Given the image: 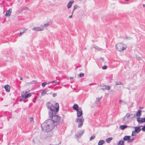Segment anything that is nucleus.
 <instances>
[{
	"instance_id": "4be33fe9",
	"label": "nucleus",
	"mask_w": 145,
	"mask_h": 145,
	"mask_svg": "<svg viewBox=\"0 0 145 145\" xmlns=\"http://www.w3.org/2000/svg\"><path fill=\"white\" fill-rule=\"evenodd\" d=\"M105 88H102L101 89L104 90L105 89H106L107 90H109L110 88V87L108 86H105Z\"/></svg>"
},
{
	"instance_id": "0eeeda50",
	"label": "nucleus",
	"mask_w": 145,
	"mask_h": 145,
	"mask_svg": "<svg viewBox=\"0 0 145 145\" xmlns=\"http://www.w3.org/2000/svg\"><path fill=\"white\" fill-rule=\"evenodd\" d=\"M77 112V115L78 117H80L81 116L82 114V112L81 108L80 107L78 109L76 110Z\"/></svg>"
},
{
	"instance_id": "7c9ffc66",
	"label": "nucleus",
	"mask_w": 145,
	"mask_h": 145,
	"mask_svg": "<svg viewBox=\"0 0 145 145\" xmlns=\"http://www.w3.org/2000/svg\"><path fill=\"white\" fill-rule=\"evenodd\" d=\"M95 138V136L93 135L91 136L89 139L90 141L93 140Z\"/></svg>"
},
{
	"instance_id": "49530a36",
	"label": "nucleus",
	"mask_w": 145,
	"mask_h": 145,
	"mask_svg": "<svg viewBox=\"0 0 145 145\" xmlns=\"http://www.w3.org/2000/svg\"><path fill=\"white\" fill-rule=\"evenodd\" d=\"M50 83H51L50 82H48L47 83H46V84H49Z\"/></svg>"
},
{
	"instance_id": "2f4dec72",
	"label": "nucleus",
	"mask_w": 145,
	"mask_h": 145,
	"mask_svg": "<svg viewBox=\"0 0 145 145\" xmlns=\"http://www.w3.org/2000/svg\"><path fill=\"white\" fill-rule=\"evenodd\" d=\"M46 84V82H44L42 83V86L43 87V88H44L45 87V85Z\"/></svg>"
},
{
	"instance_id": "2eb2a0df",
	"label": "nucleus",
	"mask_w": 145,
	"mask_h": 145,
	"mask_svg": "<svg viewBox=\"0 0 145 145\" xmlns=\"http://www.w3.org/2000/svg\"><path fill=\"white\" fill-rule=\"evenodd\" d=\"M127 125H121L120 126V128L122 130H123L127 128Z\"/></svg>"
},
{
	"instance_id": "5701e85b",
	"label": "nucleus",
	"mask_w": 145,
	"mask_h": 145,
	"mask_svg": "<svg viewBox=\"0 0 145 145\" xmlns=\"http://www.w3.org/2000/svg\"><path fill=\"white\" fill-rule=\"evenodd\" d=\"M50 82L51 83H56V84L59 85L60 84V83L59 82H57L56 80H55L54 81Z\"/></svg>"
},
{
	"instance_id": "473e14b6",
	"label": "nucleus",
	"mask_w": 145,
	"mask_h": 145,
	"mask_svg": "<svg viewBox=\"0 0 145 145\" xmlns=\"http://www.w3.org/2000/svg\"><path fill=\"white\" fill-rule=\"evenodd\" d=\"M78 76L79 77H82L84 76V74L83 73H80L79 74Z\"/></svg>"
},
{
	"instance_id": "f704fd0d",
	"label": "nucleus",
	"mask_w": 145,
	"mask_h": 145,
	"mask_svg": "<svg viewBox=\"0 0 145 145\" xmlns=\"http://www.w3.org/2000/svg\"><path fill=\"white\" fill-rule=\"evenodd\" d=\"M107 68V66L106 65H104L102 67V69H103L105 70Z\"/></svg>"
},
{
	"instance_id": "39448f33",
	"label": "nucleus",
	"mask_w": 145,
	"mask_h": 145,
	"mask_svg": "<svg viewBox=\"0 0 145 145\" xmlns=\"http://www.w3.org/2000/svg\"><path fill=\"white\" fill-rule=\"evenodd\" d=\"M44 26H43V25H41L39 27H34L32 29L33 31H41L44 30Z\"/></svg>"
},
{
	"instance_id": "9d476101",
	"label": "nucleus",
	"mask_w": 145,
	"mask_h": 145,
	"mask_svg": "<svg viewBox=\"0 0 145 145\" xmlns=\"http://www.w3.org/2000/svg\"><path fill=\"white\" fill-rule=\"evenodd\" d=\"M142 110L140 109H138L137 112L136 114V116L138 117H140L142 114Z\"/></svg>"
},
{
	"instance_id": "a211bd4d",
	"label": "nucleus",
	"mask_w": 145,
	"mask_h": 145,
	"mask_svg": "<svg viewBox=\"0 0 145 145\" xmlns=\"http://www.w3.org/2000/svg\"><path fill=\"white\" fill-rule=\"evenodd\" d=\"M124 141L123 140L119 141L118 143V145H124Z\"/></svg>"
},
{
	"instance_id": "6e6552de",
	"label": "nucleus",
	"mask_w": 145,
	"mask_h": 145,
	"mask_svg": "<svg viewBox=\"0 0 145 145\" xmlns=\"http://www.w3.org/2000/svg\"><path fill=\"white\" fill-rule=\"evenodd\" d=\"M84 132V130H81L76 135V137L78 138H80L81 137V136L83 135Z\"/></svg>"
},
{
	"instance_id": "aec40b11",
	"label": "nucleus",
	"mask_w": 145,
	"mask_h": 145,
	"mask_svg": "<svg viewBox=\"0 0 145 145\" xmlns=\"http://www.w3.org/2000/svg\"><path fill=\"white\" fill-rule=\"evenodd\" d=\"M48 91L47 90H44L41 93V95L42 96H44L46 94H48L47 93Z\"/></svg>"
},
{
	"instance_id": "9b49d317",
	"label": "nucleus",
	"mask_w": 145,
	"mask_h": 145,
	"mask_svg": "<svg viewBox=\"0 0 145 145\" xmlns=\"http://www.w3.org/2000/svg\"><path fill=\"white\" fill-rule=\"evenodd\" d=\"M11 12H12V9L11 8H9L8 10H7L6 11L5 16H9L11 15Z\"/></svg>"
},
{
	"instance_id": "09e8293b",
	"label": "nucleus",
	"mask_w": 145,
	"mask_h": 145,
	"mask_svg": "<svg viewBox=\"0 0 145 145\" xmlns=\"http://www.w3.org/2000/svg\"><path fill=\"white\" fill-rule=\"evenodd\" d=\"M122 102V101L121 100H120V101H119V103H121V102Z\"/></svg>"
},
{
	"instance_id": "3c124183",
	"label": "nucleus",
	"mask_w": 145,
	"mask_h": 145,
	"mask_svg": "<svg viewBox=\"0 0 145 145\" xmlns=\"http://www.w3.org/2000/svg\"><path fill=\"white\" fill-rule=\"evenodd\" d=\"M20 79L21 80H23L22 78L21 77H20Z\"/></svg>"
},
{
	"instance_id": "603ef678",
	"label": "nucleus",
	"mask_w": 145,
	"mask_h": 145,
	"mask_svg": "<svg viewBox=\"0 0 145 145\" xmlns=\"http://www.w3.org/2000/svg\"><path fill=\"white\" fill-rule=\"evenodd\" d=\"M140 108H142L140 107Z\"/></svg>"
},
{
	"instance_id": "de8ad7c7",
	"label": "nucleus",
	"mask_w": 145,
	"mask_h": 145,
	"mask_svg": "<svg viewBox=\"0 0 145 145\" xmlns=\"http://www.w3.org/2000/svg\"><path fill=\"white\" fill-rule=\"evenodd\" d=\"M73 79V78L72 77H71L70 78V79L71 80Z\"/></svg>"
},
{
	"instance_id": "b1692460",
	"label": "nucleus",
	"mask_w": 145,
	"mask_h": 145,
	"mask_svg": "<svg viewBox=\"0 0 145 145\" xmlns=\"http://www.w3.org/2000/svg\"><path fill=\"white\" fill-rule=\"evenodd\" d=\"M135 139L133 138H129V139L128 141V143H131V142H132Z\"/></svg>"
},
{
	"instance_id": "7ed1b4c3",
	"label": "nucleus",
	"mask_w": 145,
	"mask_h": 145,
	"mask_svg": "<svg viewBox=\"0 0 145 145\" xmlns=\"http://www.w3.org/2000/svg\"><path fill=\"white\" fill-rule=\"evenodd\" d=\"M84 121V119L83 118H77L75 120L76 122L78 123V127L80 128L82 127Z\"/></svg>"
},
{
	"instance_id": "6ab92c4d",
	"label": "nucleus",
	"mask_w": 145,
	"mask_h": 145,
	"mask_svg": "<svg viewBox=\"0 0 145 145\" xmlns=\"http://www.w3.org/2000/svg\"><path fill=\"white\" fill-rule=\"evenodd\" d=\"M112 139V138H108L106 139V141L108 143H109Z\"/></svg>"
},
{
	"instance_id": "8fccbe9b",
	"label": "nucleus",
	"mask_w": 145,
	"mask_h": 145,
	"mask_svg": "<svg viewBox=\"0 0 145 145\" xmlns=\"http://www.w3.org/2000/svg\"><path fill=\"white\" fill-rule=\"evenodd\" d=\"M143 7H145V4H143Z\"/></svg>"
},
{
	"instance_id": "412c9836",
	"label": "nucleus",
	"mask_w": 145,
	"mask_h": 145,
	"mask_svg": "<svg viewBox=\"0 0 145 145\" xmlns=\"http://www.w3.org/2000/svg\"><path fill=\"white\" fill-rule=\"evenodd\" d=\"M31 95V93H29L28 94H26L24 95V98L25 99H26L28 97H30Z\"/></svg>"
},
{
	"instance_id": "58836bf2",
	"label": "nucleus",
	"mask_w": 145,
	"mask_h": 145,
	"mask_svg": "<svg viewBox=\"0 0 145 145\" xmlns=\"http://www.w3.org/2000/svg\"><path fill=\"white\" fill-rule=\"evenodd\" d=\"M49 24L48 23L46 24H44V25L43 26H44V27H47L48 26Z\"/></svg>"
},
{
	"instance_id": "37998d69",
	"label": "nucleus",
	"mask_w": 145,
	"mask_h": 145,
	"mask_svg": "<svg viewBox=\"0 0 145 145\" xmlns=\"http://www.w3.org/2000/svg\"><path fill=\"white\" fill-rule=\"evenodd\" d=\"M73 12H72V14L71 15V16H69V18H72V14H73Z\"/></svg>"
},
{
	"instance_id": "4c0bfd02",
	"label": "nucleus",
	"mask_w": 145,
	"mask_h": 145,
	"mask_svg": "<svg viewBox=\"0 0 145 145\" xmlns=\"http://www.w3.org/2000/svg\"><path fill=\"white\" fill-rule=\"evenodd\" d=\"M131 39V38L130 37H125L124 38V39L127 40L128 39V40H130Z\"/></svg>"
},
{
	"instance_id": "393cba45",
	"label": "nucleus",
	"mask_w": 145,
	"mask_h": 145,
	"mask_svg": "<svg viewBox=\"0 0 145 145\" xmlns=\"http://www.w3.org/2000/svg\"><path fill=\"white\" fill-rule=\"evenodd\" d=\"M116 85H122L123 84L121 82L117 81L115 82Z\"/></svg>"
},
{
	"instance_id": "f03ea898",
	"label": "nucleus",
	"mask_w": 145,
	"mask_h": 145,
	"mask_svg": "<svg viewBox=\"0 0 145 145\" xmlns=\"http://www.w3.org/2000/svg\"><path fill=\"white\" fill-rule=\"evenodd\" d=\"M116 47L117 50L120 52L125 50L127 47L125 44L122 43L117 44Z\"/></svg>"
},
{
	"instance_id": "c03bdc74",
	"label": "nucleus",
	"mask_w": 145,
	"mask_h": 145,
	"mask_svg": "<svg viewBox=\"0 0 145 145\" xmlns=\"http://www.w3.org/2000/svg\"><path fill=\"white\" fill-rule=\"evenodd\" d=\"M30 84H30V82H29V83H27L25 84V85L26 86H28V85H29Z\"/></svg>"
},
{
	"instance_id": "e433bc0d",
	"label": "nucleus",
	"mask_w": 145,
	"mask_h": 145,
	"mask_svg": "<svg viewBox=\"0 0 145 145\" xmlns=\"http://www.w3.org/2000/svg\"><path fill=\"white\" fill-rule=\"evenodd\" d=\"M27 93V91H25V92H23V93H22V95L23 96V97H24V95L25 94H26Z\"/></svg>"
},
{
	"instance_id": "72a5a7b5",
	"label": "nucleus",
	"mask_w": 145,
	"mask_h": 145,
	"mask_svg": "<svg viewBox=\"0 0 145 145\" xmlns=\"http://www.w3.org/2000/svg\"><path fill=\"white\" fill-rule=\"evenodd\" d=\"M135 133H136V132H135V131H133L132 132V134L131 135L132 136H135V135L136 134Z\"/></svg>"
},
{
	"instance_id": "1a4fd4ad",
	"label": "nucleus",
	"mask_w": 145,
	"mask_h": 145,
	"mask_svg": "<svg viewBox=\"0 0 145 145\" xmlns=\"http://www.w3.org/2000/svg\"><path fill=\"white\" fill-rule=\"evenodd\" d=\"M74 2V1L73 0H71L69 1L67 5V8L68 9L70 8Z\"/></svg>"
},
{
	"instance_id": "f8f14e48",
	"label": "nucleus",
	"mask_w": 145,
	"mask_h": 145,
	"mask_svg": "<svg viewBox=\"0 0 145 145\" xmlns=\"http://www.w3.org/2000/svg\"><path fill=\"white\" fill-rule=\"evenodd\" d=\"M140 127H134L133 128L135 129V132H136V133H138L141 130L140 128Z\"/></svg>"
},
{
	"instance_id": "423d86ee",
	"label": "nucleus",
	"mask_w": 145,
	"mask_h": 145,
	"mask_svg": "<svg viewBox=\"0 0 145 145\" xmlns=\"http://www.w3.org/2000/svg\"><path fill=\"white\" fill-rule=\"evenodd\" d=\"M137 121L139 123H145V117L144 118L138 117L137 118Z\"/></svg>"
},
{
	"instance_id": "dca6fc26",
	"label": "nucleus",
	"mask_w": 145,
	"mask_h": 145,
	"mask_svg": "<svg viewBox=\"0 0 145 145\" xmlns=\"http://www.w3.org/2000/svg\"><path fill=\"white\" fill-rule=\"evenodd\" d=\"M74 109L76 110L78 109V108H79L78 107V105L76 104H75L74 105L73 107Z\"/></svg>"
},
{
	"instance_id": "a878e982",
	"label": "nucleus",
	"mask_w": 145,
	"mask_h": 145,
	"mask_svg": "<svg viewBox=\"0 0 145 145\" xmlns=\"http://www.w3.org/2000/svg\"><path fill=\"white\" fill-rule=\"evenodd\" d=\"M94 48L98 50H103L102 49L99 48V47H98L97 46H95Z\"/></svg>"
},
{
	"instance_id": "f257e3e1",
	"label": "nucleus",
	"mask_w": 145,
	"mask_h": 145,
	"mask_svg": "<svg viewBox=\"0 0 145 145\" xmlns=\"http://www.w3.org/2000/svg\"><path fill=\"white\" fill-rule=\"evenodd\" d=\"M46 105L50 110L49 115L52 120H47L42 125L41 127L42 131L48 132L54 128L56 123L60 121L61 118L58 115H55L59 110V105L58 103L55 104V107L49 102L47 103Z\"/></svg>"
},
{
	"instance_id": "cd10ccee",
	"label": "nucleus",
	"mask_w": 145,
	"mask_h": 145,
	"mask_svg": "<svg viewBox=\"0 0 145 145\" xmlns=\"http://www.w3.org/2000/svg\"><path fill=\"white\" fill-rule=\"evenodd\" d=\"M37 82V81L36 80H33L30 82V84H33L34 83H36Z\"/></svg>"
},
{
	"instance_id": "c756f323",
	"label": "nucleus",
	"mask_w": 145,
	"mask_h": 145,
	"mask_svg": "<svg viewBox=\"0 0 145 145\" xmlns=\"http://www.w3.org/2000/svg\"><path fill=\"white\" fill-rule=\"evenodd\" d=\"M78 5H75L74 7V8L72 11V12H73L78 7Z\"/></svg>"
},
{
	"instance_id": "f3484780",
	"label": "nucleus",
	"mask_w": 145,
	"mask_h": 145,
	"mask_svg": "<svg viewBox=\"0 0 145 145\" xmlns=\"http://www.w3.org/2000/svg\"><path fill=\"white\" fill-rule=\"evenodd\" d=\"M105 142L103 140H100L98 143V145H103Z\"/></svg>"
},
{
	"instance_id": "20e7f679",
	"label": "nucleus",
	"mask_w": 145,
	"mask_h": 145,
	"mask_svg": "<svg viewBox=\"0 0 145 145\" xmlns=\"http://www.w3.org/2000/svg\"><path fill=\"white\" fill-rule=\"evenodd\" d=\"M130 115H131L129 113H127L124 117L121 118L122 122L123 123H125L127 122L129 120Z\"/></svg>"
},
{
	"instance_id": "c85d7f7f",
	"label": "nucleus",
	"mask_w": 145,
	"mask_h": 145,
	"mask_svg": "<svg viewBox=\"0 0 145 145\" xmlns=\"http://www.w3.org/2000/svg\"><path fill=\"white\" fill-rule=\"evenodd\" d=\"M27 30V29H26L25 28L24 29H23V31L22 32L21 31L20 32V35H21L22 34H23V33H24Z\"/></svg>"
},
{
	"instance_id": "a18cd8bd",
	"label": "nucleus",
	"mask_w": 145,
	"mask_h": 145,
	"mask_svg": "<svg viewBox=\"0 0 145 145\" xmlns=\"http://www.w3.org/2000/svg\"><path fill=\"white\" fill-rule=\"evenodd\" d=\"M137 59H138V60H139L141 59V58L140 57H137Z\"/></svg>"
},
{
	"instance_id": "c9c22d12",
	"label": "nucleus",
	"mask_w": 145,
	"mask_h": 145,
	"mask_svg": "<svg viewBox=\"0 0 145 145\" xmlns=\"http://www.w3.org/2000/svg\"><path fill=\"white\" fill-rule=\"evenodd\" d=\"M141 129L142 131L145 132V125L142 127Z\"/></svg>"
},
{
	"instance_id": "a19ab883",
	"label": "nucleus",
	"mask_w": 145,
	"mask_h": 145,
	"mask_svg": "<svg viewBox=\"0 0 145 145\" xmlns=\"http://www.w3.org/2000/svg\"><path fill=\"white\" fill-rule=\"evenodd\" d=\"M57 96V94L55 93H54L53 94V96L54 97H55Z\"/></svg>"
},
{
	"instance_id": "ddd939ff",
	"label": "nucleus",
	"mask_w": 145,
	"mask_h": 145,
	"mask_svg": "<svg viewBox=\"0 0 145 145\" xmlns=\"http://www.w3.org/2000/svg\"><path fill=\"white\" fill-rule=\"evenodd\" d=\"M4 88L7 92H8L10 91V86L9 85H7L4 86Z\"/></svg>"
},
{
	"instance_id": "79ce46f5",
	"label": "nucleus",
	"mask_w": 145,
	"mask_h": 145,
	"mask_svg": "<svg viewBox=\"0 0 145 145\" xmlns=\"http://www.w3.org/2000/svg\"><path fill=\"white\" fill-rule=\"evenodd\" d=\"M29 120L30 121H32L33 120V118H30Z\"/></svg>"
},
{
	"instance_id": "4468645a",
	"label": "nucleus",
	"mask_w": 145,
	"mask_h": 145,
	"mask_svg": "<svg viewBox=\"0 0 145 145\" xmlns=\"http://www.w3.org/2000/svg\"><path fill=\"white\" fill-rule=\"evenodd\" d=\"M131 136H124L123 139V141H127L128 142L129 139V138H130Z\"/></svg>"
},
{
	"instance_id": "ea45409f",
	"label": "nucleus",
	"mask_w": 145,
	"mask_h": 145,
	"mask_svg": "<svg viewBox=\"0 0 145 145\" xmlns=\"http://www.w3.org/2000/svg\"><path fill=\"white\" fill-rule=\"evenodd\" d=\"M101 98H97L96 99V101L97 102H99V101L100 100Z\"/></svg>"
},
{
	"instance_id": "bb28decb",
	"label": "nucleus",
	"mask_w": 145,
	"mask_h": 145,
	"mask_svg": "<svg viewBox=\"0 0 145 145\" xmlns=\"http://www.w3.org/2000/svg\"><path fill=\"white\" fill-rule=\"evenodd\" d=\"M29 9L27 7H24L21 10V11L24 10H29Z\"/></svg>"
}]
</instances>
